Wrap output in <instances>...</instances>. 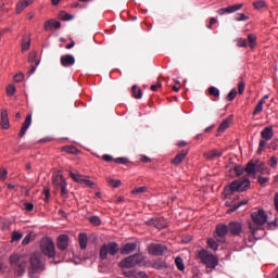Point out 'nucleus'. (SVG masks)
<instances>
[{
    "instance_id": "obj_1",
    "label": "nucleus",
    "mask_w": 278,
    "mask_h": 278,
    "mask_svg": "<svg viewBox=\"0 0 278 278\" xmlns=\"http://www.w3.org/2000/svg\"><path fill=\"white\" fill-rule=\"evenodd\" d=\"M9 262L14 270V275L22 277L26 273L29 257L26 254L13 253L10 256Z\"/></svg>"
},
{
    "instance_id": "obj_21",
    "label": "nucleus",
    "mask_w": 278,
    "mask_h": 278,
    "mask_svg": "<svg viewBox=\"0 0 278 278\" xmlns=\"http://www.w3.org/2000/svg\"><path fill=\"white\" fill-rule=\"evenodd\" d=\"M231 123H232V117H228L224 119L218 126L217 134L218 135L224 134L230 127Z\"/></svg>"
},
{
    "instance_id": "obj_59",
    "label": "nucleus",
    "mask_w": 278,
    "mask_h": 278,
    "mask_svg": "<svg viewBox=\"0 0 278 278\" xmlns=\"http://www.w3.org/2000/svg\"><path fill=\"white\" fill-rule=\"evenodd\" d=\"M123 274L128 278H135L136 273L135 271H126L124 270Z\"/></svg>"
},
{
    "instance_id": "obj_49",
    "label": "nucleus",
    "mask_w": 278,
    "mask_h": 278,
    "mask_svg": "<svg viewBox=\"0 0 278 278\" xmlns=\"http://www.w3.org/2000/svg\"><path fill=\"white\" fill-rule=\"evenodd\" d=\"M24 210L26 212H33L35 210V205L31 202H25L24 203Z\"/></svg>"
},
{
    "instance_id": "obj_55",
    "label": "nucleus",
    "mask_w": 278,
    "mask_h": 278,
    "mask_svg": "<svg viewBox=\"0 0 278 278\" xmlns=\"http://www.w3.org/2000/svg\"><path fill=\"white\" fill-rule=\"evenodd\" d=\"M244 89H245V84H244L243 81L239 83V84H238V92H239L240 94H243Z\"/></svg>"
},
{
    "instance_id": "obj_40",
    "label": "nucleus",
    "mask_w": 278,
    "mask_h": 278,
    "mask_svg": "<svg viewBox=\"0 0 278 278\" xmlns=\"http://www.w3.org/2000/svg\"><path fill=\"white\" fill-rule=\"evenodd\" d=\"M9 170L5 167H0V180L5 181L8 179Z\"/></svg>"
},
{
    "instance_id": "obj_7",
    "label": "nucleus",
    "mask_w": 278,
    "mask_h": 278,
    "mask_svg": "<svg viewBox=\"0 0 278 278\" xmlns=\"http://www.w3.org/2000/svg\"><path fill=\"white\" fill-rule=\"evenodd\" d=\"M144 261V256L141 254H135L129 257H126L119 263V266L122 268H131L139 264H141Z\"/></svg>"
},
{
    "instance_id": "obj_63",
    "label": "nucleus",
    "mask_w": 278,
    "mask_h": 278,
    "mask_svg": "<svg viewBox=\"0 0 278 278\" xmlns=\"http://www.w3.org/2000/svg\"><path fill=\"white\" fill-rule=\"evenodd\" d=\"M102 159H103L104 162H112L113 161V157L111 155H108V154L103 155Z\"/></svg>"
},
{
    "instance_id": "obj_53",
    "label": "nucleus",
    "mask_w": 278,
    "mask_h": 278,
    "mask_svg": "<svg viewBox=\"0 0 278 278\" xmlns=\"http://www.w3.org/2000/svg\"><path fill=\"white\" fill-rule=\"evenodd\" d=\"M90 223L92 225L99 226L101 224V219L100 217H97V215H94L93 217H90Z\"/></svg>"
},
{
    "instance_id": "obj_54",
    "label": "nucleus",
    "mask_w": 278,
    "mask_h": 278,
    "mask_svg": "<svg viewBox=\"0 0 278 278\" xmlns=\"http://www.w3.org/2000/svg\"><path fill=\"white\" fill-rule=\"evenodd\" d=\"M60 18L63 20V21H71V20H73V16L68 15V14L65 13V12H62V13L60 14Z\"/></svg>"
},
{
    "instance_id": "obj_34",
    "label": "nucleus",
    "mask_w": 278,
    "mask_h": 278,
    "mask_svg": "<svg viewBox=\"0 0 278 278\" xmlns=\"http://www.w3.org/2000/svg\"><path fill=\"white\" fill-rule=\"evenodd\" d=\"M264 110V100H260L253 111V116H255V114H261Z\"/></svg>"
},
{
    "instance_id": "obj_6",
    "label": "nucleus",
    "mask_w": 278,
    "mask_h": 278,
    "mask_svg": "<svg viewBox=\"0 0 278 278\" xmlns=\"http://www.w3.org/2000/svg\"><path fill=\"white\" fill-rule=\"evenodd\" d=\"M40 251L49 258H54L56 255V251L53 239H50V237H43L40 241Z\"/></svg>"
},
{
    "instance_id": "obj_28",
    "label": "nucleus",
    "mask_w": 278,
    "mask_h": 278,
    "mask_svg": "<svg viewBox=\"0 0 278 278\" xmlns=\"http://www.w3.org/2000/svg\"><path fill=\"white\" fill-rule=\"evenodd\" d=\"M79 245L81 250H86V248H88V235H86V232H80Z\"/></svg>"
},
{
    "instance_id": "obj_44",
    "label": "nucleus",
    "mask_w": 278,
    "mask_h": 278,
    "mask_svg": "<svg viewBox=\"0 0 278 278\" xmlns=\"http://www.w3.org/2000/svg\"><path fill=\"white\" fill-rule=\"evenodd\" d=\"M30 48V40L29 39H23L22 42V51L26 52Z\"/></svg>"
},
{
    "instance_id": "obj_41",
    "label": "nucleus",
    "mask_w": 278,
    "mask_h": 278,
    "mask_svg": "<svg viewBox=\"0 0 278 278\" xmlns=\"http://www.w3.org/2000/svg\"><path fill=\"white\" fill-rule=\"evenodd\" d=\"M146 192H147V187H146V186H142V187H137V188H135V189L131 191V194H132V195H137V194L146 193Z\"/></svg>"
},
{
    "instance_id": "obj_3",
    "label": "nucleus",
    "mask_w": 278,
    "mask_h": 278,
    "mask_svg": "<svg viewBox=\"0 0 278 278\" xmlns=\"http://www.w3.org/2000/svg\"><path fill=\"white\" fill-rule=\"evenodd\" d=\"M251 218L253 224H249V229L254 238H256V232L268 222V214L265 210L260 208L252 212ZM255 225V226H254Z\"/></svg>"
},
{
    "instance_id": "obj_19",
    "label": "nucleus",
    "mask_w": 278,
    "mask_h": 278,
    "mask_svg": "<svg viewBox=\"0 0 278 278\" xmlns=\"http://www.w3.org/2000/svg\"><path fill=\"white\" fill-rule=\"evenodd\" d=\"M61 27H62L61 22H58L54 20L47 21L43 26L46 31L52 30L53 28L60 29Z\"/></svg>"
},
{
    "instance_id": "obj_58",
    "label": "nucleus",
    "mask_w": 278,
    "mask_h": 278,
    "mask_svg": "<svg viewBox=\"0 0 278 278\" xmlns=\"http://www.w3.org/2000/svg\"><path fill=\"white\" fill-rule=\"evenodd\" d=\"M13 79L15 81L20 83L24 79V75L23 74H16V75H14Z\"/></svg>"
},
{
    "instance_id": "obj_5",
    "label": "nucleus",
    "mask_w": 278,
    "mask_h": 278,
    "mask_svg": "<svg viewBox=\"0 0 278 278\" xmlns=\"http://www.w3.org/2000/svg\"><path fill=\"white\" fill-rule=\"evenodd\" d=\"M52 185L55 190H61V197L63 199H68V184L63 174L58 173L53 176Z\"/></svg>"
},
{
    "instance_id": "obj_20",
    "label": "nucleus",
    "mask_w": 278,
    "mask_h": 278,
    "mask_svg": "<svg viewBox=\"0 0 278 278\" xmlns=\"http://www.w3.org/2000/svg\"><path fill=\"white\" fill-rule=\"evenodd\" d=\"M261 137L265 141H270L274 138V129H273V127H265L261 131Z\"/></svg>"
},
{
    "instance_id": "obj_60",
    "label": "nucleus",
    "mask_w": 278,
    "mask_h": 278,
    "mask_svg": "<svg viewBox=\"0 0 278 278\" xmlns=\"http://www.w3.org/2000/svg\"><path fill=\"white\" fill-rule=\"evenodd\" d=\"M43 194L46 197V200H49L50 197H51L50 189L49 188H43Z\"/></svg>"
},
{
    "instance_id": "obj_39",
    "label": "nucleus",
    "mask_w": 278,
    "mask_h": 278,
    "mask_svg": "<svg viewBox=\"0 0 278 278\" xmlns=\"http://www.w3.org/2000/svg\"><path fill=\"white\" fill-rule=\"evenodd\" d=\"M236 42L238 48H248L249 46L248 40L244 38H238Z\"/></svg>"
},
{
    "instance_id": "obj_42",
    "label": "nucleus",
    "mask_w": 278,
    "mask_h": 278,
    "mask_svg": "<svg viewBox=\"0 0 278 278\" xmlns=\"http://www.w3.org/2000/svg\"><path fill=\"white\" fill-rule=\"evenodd\" d=\"M176 265H177V268L180 270V271H184L185 270V263H184V260L181 257H177L176 261H175Z\"/></svg>"
},
{
    "instance_id": "obj_50",
    "label": "nucleus",
    "mask_w": 278,
    "mask_h": 278,
    "mask_svg": "<svg viewBox=\"0 0 278 278\" xmlns=\"http://www.w3.org/2000/svg\"><path fill=\"white\" fill-rule=\"evenodd\" d=\"M277 165H278V159H277V156H271V157H270V161H269V166H270L273 169H276V168H277Z\"/></svg>"
},
{
    "instance_id": "obj_46",
    "label": "nucleus",
    "mask_w": 278,
    "mask_h": 278,
    "mask_svg": "<svg viewBox=\"0 0 278 278\" xmlns=\"http://www.w3.org/2000/svg\"><path fill=\"white\" fill-rule=\"evenodd\" d=\"M238 94L237 89L230 90V92L227 94V101H233Z\"/></svg>"
},
{
    "instance_id": "obj_38",
    "label": "nucleus",
    "mask_w": 278,
    "mask_h": 278,
    "mask_svg": "<svg viewBox=\"0 0 278 278\" xmlns=\"http://www.w3.org/2000/svg\"><path fill=\"white\" fill-rule=\"evenodd\" d=\"M131 92H132V96L135 97V99H141L142 97V91L141 89H137V86H132L131 88Z\"/></svg>"
},
{
    "instance_id": "obj_25",
    "label": "nucleus",
    "mask_w": 278,
    "mask_h": 278,
    "mask_svg": "<svg viewBox=\"0 0 278 278\" xmlns=\"http://www.w3.org/2000/svg\"><path fill=\"white\" fill-rule=\"evenodd\" d=\"M222 156H223V152L218 151L216 149L207 151V152H204V157L206 160H212V159L222 157Z\"/></svg>"
},
{
    "instance_id": "obj_43",
    "label": "nucleus",
    "mask_w": 278,
    "mask_h": 278,
    "mask_svg": "<svg viewBox=\"0 0 278 278\" xmlns=\"http://www.w3.org/2000/svg\"><path fill=\"white\" fill-rule=\"evenodd\" d=\"M208 94H211V96H213L215 98H218L219 94H220V91L216 87H211V88H208Z\"/></svg>"
},
{
    "instance_id": "obj_22",
    "label": "nucleus",
    "mask_w": 278,
    "mask_h": 278,
    "mask_svg": "<svg viewBox=\"0 0 278 278\" xmlns=\"http://www.w3.org/2000/svg\"><path fill=\"white\" fill-rule=\"evenodd\" d=\"M137 244L136 243H127L121 249V254L128 255L136 251Z\"/></svg>"
},
{
    "instance_id": "obj_11",
    "label": "nucleus",
    "mask_w": 278,
    "mask_h": 278,
    "mask_svg": "<svg viewBox=\"0 0 278 278\" xmlns=\"http://www.w3.org/2000/svg\"><path fill=\"white\" fill-rule=\"evenodd\" d=\"M70 176L71 178L77 182V184H80V185H85L87 187H92L94 186V182H92L90 179L88 178H84V176H81V174L79 173H73V172H70Z\"/></svg>"
},
{
    "instance_id": "obj_13",
    "label": "nucleus",
    "mask_w": 278,
    "mask_h": 278,
    "mask_svg": "<svg viewBox=\"0 0 278 278\" xmlns=\"http://www.w3.org/2000/svg\"><path fill=\"white\" fill-rule=\"evenodd\" d=\"M242 8H243V4H235V5H230L228 8L219 9L218 11H216V13L218 15L236 13L237 11H240Z\"/></svg>"
},
{
    "instance_id": "obj_36",
    "label": "nucleus",
    "mask_w": 278,
    "mask_h": 278,
    "mask_svg": "<svg viewBox=\"0 0 278 278\" xmlns=\"http://www.w3.org/2000/svg\"><path fill=\"white\" fill-rule=\"evenodd\" d=\"M248 204V200H242L240 201L236 206L227 210V214H230V213H233L236 212L239 207L243 206V205H247Z\"/></svg>"
},
{
    "instance_id": "obj_10",
    "label": "nucleus",
    "mask_w": 278,
    "mask_h": 278,
    "mask_svg": "<svg viewBox=\"0 0 278 278\" xmlns=\"http://www.w3.org/2000/svg\"><path fill=\"white\" fill-rule=\"evenodd\" d=\"M227 232L228 226H226L225 224H219L218 226H216V232L214 233V238L217 242H225Z\"/></svg>"
},
{
    "instance_id": "obj_24",
    "label": "nucleus",
    "mask_w": 278,
    "mask_h": 278,
    "mask_svg": "<svg viewBox=\"0 0 278 278\" xmlns=\"http://www.w3.org/2000/svg\"><path fill=\"white\" fill-rule=\"evenodd\" d=\"M33 0H22L16 4V12L22 13L26 8L33 4Z\"/></svg>"
},
{
    "instance_id": "obj_14",
    "label": "nucleus",
    "mask_w": 278,
    "mask_h": 278,
    "mask_svg": "<svg viewBox=\"0 0 278 278\" xmlns=\"http://www.w3.org/2000/svg\"><path fill=\"white\" fill-rule=\"evenodd\" d=\"M0 126L2 130H9L11 127L7 109L1 110V122Z\"/></svg>"
},
{
    "instance_id": "obj_16",
    "label": "nucleus",
    "mask_w": 278,
    "mask_h": 278,
    "mask_svg": "<svg viewBox=\"0 0 278 278\" xmlns=\"http://www.w3.org/2000/svg\"><path fill=\"white\" fill-rule=\"evenodd\" d=\"M31 123H33V115L29 114V115L26 116L25 122L23 123V126L21 128V131H20V137L21 138L26 136V132L30 128Z\"/></svg>"
},
{
    "instance_id": "obj_12",
    "label": "nucleus",
    "mask_w": 278,
    "mask_h": 278,
    "mask_svg": "<svg viewBox=\"0 0 278 278\" xmlns=\"http://www.w3.org/2000/svg\"><path fill=\"white\" fill-rule=\"evenodd\" d=\"M167 252V248L162 244H151L149 247V253L155 256H161Z\"/></svg>"
},
{
    "instance_id": "obj_15",
    "label": "nucleus",
    "mask_w": 278,
    "mask_h": 278,
    "mask_svg": "<svg viewBox=\"0 0 278 278\" xmlns=\"http://www.w3.org/2000/svg\"><path fill=\"white\" fill-rule=\"evenodd\" d=\"M68 235H60L58 237L56 247L61 251H65L68 248Z\"/></svg>"
},
{
    "instance_id": "obj_45",
    "label": "nucleus",
    "mask_w": 278,
    "mask_h": 278,
    "mask_svg": "<svg viewBox=\"0 0 278 278\" xmlns=\"http://www.w3.org/2000/svg\"><path fill=\"white\" fill-rule=\"evenodd\" d=\"M235 20L237 22H244V21H249L250 17L247 16L245 14H243V13H239V14L236 15Z\"/></svg>"
},
{
    "instance_id": "obj_57",
    "label": "nucleus",
    "mask_w": 278,
    "mask_h": 278,
    "mask_svg": "<svg viewBox=\"0 0 278 278\" xmlns=\"http://www.w3.org/2000/svg\"><path fill=\"white\" fill-rule=\"evenodd\" d=\"M135 278H148L147 274L143 271L135 273Z\"/></svg>"
},
{
    "instance_id": "obj_29",
    "label": "nucleus",
    "mask_w": 278,
    "mask_h": 278,
    "mask_svg": "<svg viewBox=\"0 0 278 278\" xmlns=\"http://www.w3.org/2000/svg\"><path fill=\"white\" fill-rule=\"evenodd\" d=\"M256 173L269 175V169L265 163H257Z\"/></svg>"
},
{
    "instance_id": "obj_47",
    "label": "nucleus",
    "mask_w": 278,
    "mask_h": 278,
    "mask_svg": "<svg viewBox=\"0 0 278 278\" xmlns=\"http://www.w3.org/2000/svg\"><path fill=\"white\" fill-rule=\"evenodd\" d=\"M207 243H208V248H211L212 250L214 251L218 250V244L215 241V239H208Z\"/></svg>"
},
{
    "instance_id": "obj_8",
    "label": "nucleus",
    "mask_w": 278,
    "mask_h": 278,
    "mask_svg": "<svg viewBox=\"0 0 278 278\" xmlns=\"http://www.w3.org/2000/svg\"><path fill=\"white\" fill-rule=\"evenodd\" d=\"M119 251L118 245L115 242L102 245L100 250V257L102 261L108 258V255L114 256Z\"/></svg>"
},
{
    "instance_id": "obj_62",
    "label": "nucleus",
    "mask_w": 278,
    "mask_h": 278,
    "mask_svg": "<svg viewBox=\"0 0 278 278\" xmlns=\"http://www.w3.org/2000/svg\"><path fill=\"white\" fill-rule=\"evenodd\" d=\"M162 87V81H157L155 85H152L151 86V89L153 90V91H155L157 88H161Z\"/></svg>"
},
{
    "instance_id": "obj_35",
    "label": "nucleus",
    "mask_w": 278,
    "mask_h": 278,
    "mask_svg": "<svg viewBox=\"0 0 278 278\" xmlns=\"http://www.w3.org/2000/svg\"><path fill=\"white\" fill-rule=\"evenodd\" d=\"M35 239H36V235H33V233L26 235V237H24L22 241V245H27L31 243Z\"/></svg>"
},
{
    "instance_id": "obj_4",
    "label": "nucleus",
    "mask_w": 278,
    "mask_h": 278,
    "mask_svg": "<svg viewBox=\"0 0 278 278\" xmlns=\"http://www.w3.org/2000/svg\"><path fill=\"white\" fill-rule=\"evenodd\" d=\"M251 186L249 178L233 180L228 187H225V195H230L232 192H244Z\"/></svg>"
},
{
    "instance_id": "obj_33",
    "label": "nucleus",
    "mask_w": 278,
    "mask_h": 278,
    "mask_svg": "<svg viewBox=\"0 0 278 278\" xmlns=\"http://www.w3.org/2000/svg\"><path fill=\"white\" fill-rule=\"evenodd\" d=\"M266 7H267V3L264 0H258V1L253 2V8L257 11L263 10Z\"/></svg>"
},
{
    "instance_id": "obj_37",
    "label": "nucleus",
    "mask_w": 278,
    "mask_h": 278,
    "mask_svg": "<svg viewBox=\"0 0 278 278\" xmlns=\"http://www.w3.org/2000/svg\"><path fill=\"white\" fill-rule=\"evenodd\" d=\"M267 141L265 139H261L260 143H258V149H257V153L262 154L265 151V148L267 147Z\"/></svg>"
},
{
    "instance_id": "obj_9",
    "label": "nucleus",
    "mask_w": 278,
    "mask_h": 278,
    "mask_svg": "<svg viewBox=\"0 0 278 278\" xmlns=\"http://www.w3.org/2000/svg\"><path fill=\"white\" fill-rule=\"evenodd\" d=\"M200 260H202V263L208 268H215L219 263L218 258L207 251H200Z\"/></svg>"
},
{
    "instance_id": "obj_18",
    "label": "nucleus",
    "mask_w": 278,
    "mask_h": 278,
    "mask_svg": "<svg viewBox=\"0 0 278 278\" xmlns=\"http://www.w3.org/2000/svg\"><path fill=\"white\" fill-rule=\"evenodd\" d=\"M60 61L63 67H70L75 64V56L73 54H65L61 56Z\"/></svg>"
},
{
    "instance_id": "obj_2",
    "label": "nucleus",
    "mask_w": 278,
    "mask_h": 278,
    "mask_svg": "<svg viewBox=\"0 0 278 278\" xmlns=\"http://www.w3.org/2000/svg\"><path fill=\"white\" fill-rule=\"evenodd\" d=\"M28 276L29 278H39L40 274L46 270V262L41 253L36 252L29 258Z\"/></svg>"
},
{
    "instance_id": "obj_51",
    "label": "nucleus",
    "mask_w": 278,
    "mask_h": 278,
    "mask_svg": "<svg viewBox=\"0 0 278 278\" xmlns=\"http://www.w3.org/2000/svg\"><path fill=\"white\" fill-rule=\"evenodd\" d=\"M235 173L238 177H240L245 173V168L242 167V166H236L235 167Z\"/></svg>"
},
{
    "instance_id": "obj_31",
    "label": "nucleus",
    "mask_w": 278,
    "mask_h": 278,
    "mask_svg": "<svg viewBox=\"0 0 278 278\" xmlns=\"http://www.w3.org/2000/svg\"><path fill=\"white\" fill-rule=\"evenodd\" d=\"M249 47L254 49L257 45V37L253 34L248 35Z\"/></svg>"
},
{
    "instance_id": "obj_23",
    "label": "nucleus",
    "mask_w": 278,
    "mask_h": 278,
    "mask_svg": "<svg viewBox=\"0 0 278 278\" xmlns=\"http://www.w3.org/2000/svg\"><path fill=\"white\" fill-rule=\"evenodd\" d=\"M187 155H188V150H182L173 160V164L176 165V166L180 165L182 163V161L186 159Z\"/></svg>"
},
{
    "instance_id": "obj_32",
    "label": "nucleus",
    "mask_w": 278,
    "mask_h": 278,
    "mask_svg": "<svg viewBox=\"0 0 278 278\" xmlns=\"http://www.w3.org/2000/svg\"><path fill=\"white\" fill-rule=\"evenodd\" d=\"M24 235L14 230L11 235V242H18L23 239Z\"/></svg>"
},
{
    "instance_id": "obj_56",
    "label": "nucleus",
    "mask_w": 278,
    "mask_h": 278,
    "mask_svg": "<svg viewBox=\"0 0 278 278\" xmlns=\"http://www.w3.org/2000/svg\"><path fill=\"white\" fill-rule=\"evenodd\" d=\"M114 162H115L116 164H126V163L128 162V160H127L126 157H116V159L114 160Z\"/></svg>"
},
{
    "instance_id": "obj_52",
    "label": "nucleus",
    "mask_w": 278,
    "mask_h": 278,
    "mask_svg": "<svg viewBox=\"0 0 278 278\" xmlns=\"http://www.w3.org/2000/svg\"><path fill=\"white\" fill-rule=\"evenodd\" d=\"M269 180H270L269 177H264V176H258V178H257V181H258V184H260L261 186H263V185L269 182Z\"/></svg>"
},
{
    "instance_id": "obj_64",
    "label": "nucleus",
    "mask_w": 278,
    "mask_h": 278,
    "mask_svg": "<svg viewBox=\"0 0 278 278\" xmlns=\"http://www.w3.org/2000/svg\"><path fill=\"white\" fill-rule=\"evenodd\" d=\"M274 203H275V208L278 212V193L275 195Z\"/></svg>"
},
{
    "instance_id": "obj_30",
    "label": "nucleus",
    "mask_w": 278,
    "mask_h": 278,
    "mask_svg": "<svg viewBox=\"0 0 278 278\" xmlns=\"http://www.w3.org/2000/svg\"><path fill=\"white\" fill-rule=\"evenodd\" d=\"M147 224L149 226H154L159 229H163L166 227V224H161V219H150L149 222H147Z\"/></svg>"
},
{
    "instance_id": "obj_48",
    "label": "nucleus",
    "mask_w": 278,
    "mask_h": 278,
    "mask_svg": "<svg viewBox=\"0 0 278 278\" xmlns=\"http://www.w3.org/2000/svg\"><path fill=\"white\" fill-rule=\"evenodd\" d=\"M15 92H16V87L15 86L10 85V86L7 87V94L8 96L12 97V96L15 94Z\"/></svg>"
},
{
    "instance_id": "obj_17",
    "label": "nucleus",
    "mask_w": 278,
    "mask_h": 278,
    "mask_svg": "<svg viewBox=\"0 0 278 278\" xmlns=\"http://www.w3.org/2000/svg\"><path fill=\"white\" fill-rule=\"evenodd\" d=\"M228 231L233 236H239L242 231V224H239V222H230Z\"/></svg>"
},
{
    "instance_id": "obj_61",
    "label": "nucleus",
    "mask_w": 278,
    "mask_h": 278,
    "mask_svg": "<svg viewBox=\"0 0 278 278\" xmlns=\"http://www.w3.org/2000/svg\"><path fill=\"white\" fill-rule=\"evenodd\" d=\"M217 22V20L215 17L211 18V22H208V25L206 26V28L212 29L213 25Z\"/></svg>"
},
{
    "instance_id": "obj_26",
    "label": "nucleus",
    "mask_w": 278,
    "mask_h": 278,
    "mask_svg": "<svg viewBox=\"0 0 278 278\" xmlns=\"http://www.w3.org/2000/svg\"><path fill=\"white\" fill-rule=\"evenodd\" d=\"M257 164H258V163L249 162V163L247 164V166L244 167V172H245L248 175H255L256 172H257Z\"/></svg>"
},
{
    "instance_id": "obj_27",
    "label": "nucleus",
    "mask_w": 278,
    "mask_h": 278,
    "mask_svg": "<svg viewBox=\"0 0 278 278\" xmlns=\"http://www.w3.org/2000/svg\"><path fill=\"white\" fill-rule=\"evenodd\" d=\"M105 180H106L109 187H111V188H113V189L119 188L121 185H122L121 179H114V178L111 177V176H108V177L105 178Z\"/></svg>"
}]
</instances>
